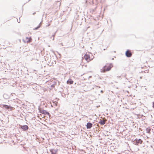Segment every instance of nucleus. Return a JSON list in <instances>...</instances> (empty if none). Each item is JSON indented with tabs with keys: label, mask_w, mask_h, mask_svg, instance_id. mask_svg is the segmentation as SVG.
<instances>
[{
	"label": "nucleus",
	"mask_w": 154,
	"mask_h": 154,
	"mask_svg": "<svg viewBox=\"0 0 154 154\" xmlns=\"http://www.w3.org/2000/svg\"><path fill=\"white\" fill-rule=\"evenodd\" d=\"M113 66L111 63H107L101 69V72H104L109 71Z\"/></svg>",
	"instance_id": "obj_1"
},
{
	"label": "nucleus",
	"mask_w": 154,
	"mask_h": 154,
	"mask_svg": "<svg viewBox=\"0 0 154 154\" xmlns=\"http://www.w3.org/2000/svg\"><path fill=\"white\" fill-rule=\"evenodd\" d=\"M94 58V56L91 53L86 54L84 56V59L88 62H89L92 60Z\"/></svg>",
	"instance_id": "obj_2"
},
{
	"label": "nucleus",
	"mask_w": 154,
	"mask_h": 154,
	"mask_svg": "<svg viewBox=\"0 0 154 154\" xmlns=\"http://www.w3.org/2000/svg\"><path fill=\"white\" fill-rule=\"evenodd\" d=\"M23 40L25 43H29L32 42V39L31 37H26L23 38Z\"/></svg>",
	"instance_id": "obj_3"
},
{
	"label": "nucleus",
	"mask_w": 154,
	"mask_h": 154,
	"mask_svg": "<svg viewBox=\"0 0 154 154\" xmlns=\"http://www.w3.org/2000/svg\"><path fill=\"white\" fill-rule=\"evenodd\" d=\"M125 55L128 57H130L132 56V54L131 50H127L125 53Z\"/></svg>",
	"instance_id": "obj_4"
},
{
	"label": "nucleus",
	"mask_w": 154,
	"mask_h": 154,
	"mask_svg": "<svg viewBox=\"0 0 154 154\" xmlns=\"http://www.w3.org/2000/svg\"><path fill=\"white\" fill-rule=\"evenodd\" d=\"M56 82L55 81L52 82V83L50 84L51 85V88L50 89H52L53 88H54L55 86L56 85Z\"/></svg>",
	"instance_id": "obj_5"
},
{
	"label": "nucleus",
	"mask_w": 154,
	"mask_h": 154,
	"mask_svg": "<svg viewBox=\"0 0 154 154\" xmlns=\"http://www.w3.org/2000/svg\"><path fill=\"white\" fill-rule=\"evenodd\" d=\"M93 126L92 124L90 122H88L87 124L86 128L87 129L91 128Z\"/></svg>",
	"instance_id": "obj_6"
},
{
	"label": "nucleus",
	"mask_w": 154,
	"mask_h": 154,
	"mask_svg": "<svg viewBox=\"0 0 154 154\" xmlns=\"http://www.w3.org/2000/svg\"><path fill=\"white\" fill-rule=\"evenodd\" d=\"M135 141L137 145L138 143L141 144L143 142V141L140 139H136L135 140Z\"/></svg>",
	"instance_id": "obj_7"
},
{
	"label": "nucleus",
	"mask_w": 154,
	"mask_h": 154,
	"mask_svg": "<svg viewBox=\"0 0 154 154\" xmlns=\"http://www.w3.org/2000/svg\"><path fill=\"white\" fill-rule=\"evenodd\" d=\"M3 107L7 109H11V110H12V109L13 108L12 107L6 105H3Z\"/></svg>",
	"instance_id": "obj_8"
},
{
	"label": "nucleus",
	"mask_w": 154,
	"mask_h": 154,
	"mask_svg": "<svg viewBox=\"0 0 154 154\" xmlns=\"http://www.w3.org/2000/svg\"><path fill=\"white\" fill-rule=\"evenodd\" d=\"M66 83L68 84H72L73 83V81L71 79H69L67 81Z\"/></svg>",
	"instance_id": "obj_9"
},
{
	"label": "nucleus",
	"mask_w": 154,
	"mask_h": 154,
	"mask_svg": "<svg viewBox=\"0 0 154 154\" xmlns=\"http://www.w3.org/2000/svg\"><path fill=\"white\" fill-rule=\"evenodd\" d=\"M21 128L24 131H26L28 129V127L27 125H23L21 127Z\"/></svg>",
	"instance_id": "obj_10"
},
{
	"label": "nucleus",
	"mask_w": 154,
	"mask_h": 154,
	"mask_svg": "<svg viewBox=\"0 0 154 154\" xmlns=\"http://www.w3.org/2000/svg\"><path fill=\"white\" fill-rule=\"evenodd\" d=\"M106 120H100V123L101 125H103L105 124Z\"/></svg>",
	"instance_id": "obj_11"
},
{
	"label": "nucleus",
	"mask_w": 154,
	"mask_h": 154,
	"mask_svg": "<svg viewBox=\"0 0 154 154\" xmlns=\"http://www.w3.org/2000/svg\"><path fill=\"white\" fill-rule=\"evenodd\" d=\"M146 132L148 133H150L151 129L150 128H146Z\"/></svg>",
	"instance_id": "obj_12"
},
{
	"label": "nucleus",
	"mask_w": 154,
	"mask_h": 154,
	"mask_svg": "<svg viewBox=\"0 0 154 154\" xmlns=\"http://www.w3.org/2000/svg\"><path fill=\"white\" fill-rule=\"evenodd\" d=\"M43 113L45 114H48L49 115V113L45 111H43Z\"/></svg>",
	"instance_id": "obj_13"
},
{
	"label": "nucleus",
	"mask_w": 154,
	"mask_h": 154,
	"mask_svg": "<svg viewBox=\"0 0 154 154\" xmlns=\"http://www.w3.org/2000/svg\"><path fill=\"white\" fill-rule=\"evenodd\" d=\"M41 25H39L36 28H35V29H38L40 27Z\"/></svg>",
	"instance_id": "obj_14"
},
{
	"label": "nucleus",
	"mask_w": 154,
	"mask_h": 154,
	"mask_svg": "<svg viewBox=\"0 0 154 154\" xmlns=\"http://www.w3.org/2000/svg\"><path fill=\"white\" fill-rule=\"evenodd\" d=\"M153 107L154 108V102H153Z\"/></svg>",
	"instance_id": "obj_15"
},
{
	"label": "nucleus",
	"mask_w": 154,
	"mask_h": 154,
	"mask_svg": "<svg viewBox=\"0 0 154 154\" xmlns=\"http://www.w3.org/2000/svg\"><path fill=\"white\" fill-rule=\"evenodd\" d=\"M101 93H103V91H102V90H101Z\"/></svg>",
	"instance_id": "obj_16"
}]
</instances>
